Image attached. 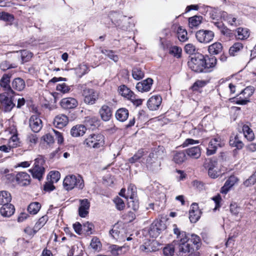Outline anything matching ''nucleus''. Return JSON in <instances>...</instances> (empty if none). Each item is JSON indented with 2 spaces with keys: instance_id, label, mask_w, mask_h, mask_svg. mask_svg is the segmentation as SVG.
<instances>
[{
  "instance_id": "obj_22",
  "label": "nucleus",
  "mask_w": 256,
  "mask_h": 256,
  "mask_svg": "<svg viewBox=\"0 0 256 256\" xmlns=\"http://www.w3.org/2000/svg\"><path fill=\"white\" fill-rule=\"evenodd\" d=\"M153 80L151 78L147 79L139 82L136 84V88L140 92H148L150 89L152 84Z\"/></svg>"
},
{
  "instance_id": "obj_53",
  "label": "nucleus",
  "mask_w": 256,
  "mask_h": 256,
  "mask_svg": "<svg viewBox=\"0 0 256 256\" xmlns=\"http://www.w3.org/2000/svg\"><path fill=\"white\" fill-rule=\"evenodd\" d=\"M94 226L92 223L87 222L82 224V232H86L87 235H90L92 234V230Z\"/></svg>"
},
{
  "instance_id": "obj_32",
  "label": "nucleus",
  "mask_w": 256,
  "mask_h": 256,
  "mask_svg": "<svg viewBox=\"0 0 256 256\" xmlns=\"http://www.w3.org/2000/svg\"><path fill=\"white\" fill-rule=\"evenodd\" d=\"M128 116V111L126 108H119L116 113V118L120 122L125 121Z\"/></svg>"
},
{
  "instance_id": "obj_51",
  "label": "nucleus",
  "mask_w": 256,
  "mask_h": 256,
  "mask_svg": "<svg viewBox=\"0 0 256 256\" xmlns=\"http://www.w3.org/2000/svg\"><path fill=\"white\" fill-rule=\"evenodd\" d=\"M101 52L113 60L114 62H116L118 60V57L117 55L114 54L112 50H102Z\"/></svg>"
},
{
  "instance_id": "obj_41",
  "label": "nucleus",
  "mask_w": 256,
  "mask_h": 256,
  "mask_svg": "<svg viewBox=\"0 0 256 256\" xmlns=\"http://www.w3.org/2000/svg\"><path fill=\"white\" fill-rule=\"evenodd\" d=\"M202 19V16H198L190 18L188 19L190 27L192 28L198 26L201 24Z\"/></svg>"
},
{
  "instance_id": "obj_34",
  "label": "nucleus",
  "mask_w": 256,
  "mask_h": 256,
  "mask_svg": "<svg viewBox=\"0 0 256 256\" xmlns=\"http://www.w3.org/2000/svg\"><path fill=\"white\" fill-rule=\"evenodd\" d=\"M186 159V152L184 151L176 152L174 154L173 160L177 164H182Z\"/></svg>"
},
{
  "instance_id": "obj_23",
  "label": "nucleus",
  "mask_w": 256,
  "mask_h": 256,
  "mask_svg": "<svg viewBox=\"0 0 256 256\" xmlns=\"http://www.w3.org/2000/svg\"><path fill=\"white\" fill-rule=\"evenodd\" d=\"M238 179L234 176H231L226 180L224 184L222 187L220 192L222 194H226L231 188L238 181Z\"/></svg>"
},
{
  "instance_id": "obj_9",
  "label": "nucleus",
  "mask_w": 256,
  "mask_h": 256,
  "mask_svg": "<svg viewBox=\"0 0 256 256\" xmlns=\"http://www.w3.org/2000/svg\"><path fill=\"white\" fill-rule=\"evenodd\" d=\"M13 74L12 71L4 73L0 80V86L5 91L4 93L10 95L16 94L15 92L11 88L12 85H10V80Z\"/></svg>"
},
{
  "instance_id": "obj_30",
  "label": "nucleus",
  "mask_w": 256,
  "mask_h": 256,
  "mask_svg": "<svg viewBox=\"0 0 256 256\" xmlns=\"http://www.w3.org/2000/svg\"><path fill=\"white\" fill-rule=\"evenodd\" d=\"M186 152L188 156L192 158H198L200 157L201 154L200 149L198 146L188 148L186 150Z\"/></svg>"
},
{
  "instance_id": "obj_5",
  "label": "nucleus",
  "mask_w": 256,
  "mask_h": 256,
  "mask_svg": "<svg viewBox=\"0 0 256 256\" xmlns=\"http://www.w3.org/2000/svg\"><path fill=\"white\" fill-rule=\"evenodd\" d=\"M64 188L67 190H70L74 187L82 190L84 187V180L80 175L76 176L74 175H70L66 176L64 180Z\"/></svg>"
},
{
  "instance_id": "obj_1",
  "label": "nucleus",
  "mask_w": 256,
  "mask_h": 256,
  "mask_svg": "<svg viewBox=\"0 0 256 256\" xmlns=\"http://www.w3.org/2000/svg\"><path fill=\"white\" fill-rule=\"evenodd\" d=\"M217 60L214 56H205L201 54L196 53L190 56L188 62V67L196 72H206L210 68L216 65Z\"/></svg>"
},
{
  "instance_id": "obj_6",
  "label": "nucleus",
  "mask_w": 256,
  "mask_h": 256,
  "mask_svg": "<svg viewBox=\"0 0 256 256\" xmlns=\"http://www.w3.org/2000/svg\"><path fill=\"white\" fill-rule=\"evenodd\" d=\"M8 94L2 93L0 94V110L4 112H10L16 106L14 103V96Z\"/></svg>"
},
{
  "instance_id": "obj_26",
  "label": "nucleus",
  "mask_w": 256,
  "mask_h": 256,
  "mask_svg": "<svg viewBox=\"0 0 256 256\" xmlns=\"http://www.w3.org/2000/svg\"><path fill=\"white\" fill-rule=\"evenodd\" d=\"M26 86L24 80L20 78H14L12 82V86L13 90L21 92L24 90Z\"/></svg>"
},
{
  "instance_id": "obj_42",
  "label": "nucleus",
  "mask_w": 256,
  "mask_h": 256,
  "mask_svg": "<svg viewBox=\"0 0 256 256\" xmlns=\"http://www.w3.org/2000/svg\"><path fill=\"white\" fill-rule=\"evenodd\" d=\"M176 244L174 240L172 244L164 248L163 249L164 254L166 256H172L174 252H176Z\"/></svg>"
},
{
  "instance_id": "obj_27",
  "label": "nucleus",
  "mask_w": 256,
  "mask_h": 256,
  "mask_svg": "<svg viewBox=\"0 0 256 256\" xmlns=\"http://www.w3.org/2000/svg\"><path fill=\"white\" fill-rule=\"evenodd\" d=\"M151 156H154L156 158H158V160L160 162L166 156L165 148L162 146H158L157 148H154L150 152Z\"/></svg>"
},
{
  "instance_id": "obj_24",
  "label": "nucleus",
  "mask_w": 256,
  "mask_h": 256,
  "mask_svg": "<svg viewBox=\"0 0 256 256\" xmlns=\"http://www.w3.org/2000/svg\"><path fill=\"white\" fill-rule=\"evenodd\" d=\"M14 212V206L10 203L4 204L0 209V213L4 217H10Z\"/></svg>"
},
{
  "instance_id": "obj_52",
  "label": "nucleus",
  "mask_w": 256,
  "mask_h": 256,
  "mask_svg": "<svg viewBox=\"0 0 256 256\" xmlns=\"http://www.w3.org/2000/svg\"><path fill=\"white\" fill-rule=\"evenodd\" d=\"M136 196V188L134 185L130 184L128 188V197L130 199H135Z\"/></svg>"
},
{
  "instance_id": "obj_59",
  "label": "nucleus",
  "mask_w": 256,
  "mask_h": 256,
  "mask_svg": "<svg viewBox=\"0 0 256 256\" xmlns=\"http://www.w3.org/2000/svg\"><path fill=\"white\" fill-rule=\"evenodd\" d=\"M0 67L2 70L6 71L10 68H16V66L14 64H10L8 61L4 60L2 62Z\"/></svg>"
},
{
  "instance_id": "obj_49",
  "label": "nucleus",
  "mask_w": 256,
  "mask_h": 256,
  "mask_svg": "<svg viewBox=\"0 0 256 256\" xmlns=\"http://www.w3.org/2000/svg\"><path fill=\"white\" fill-rule=\"evenodd\" d=\"M144 155V151L140 149L138 150L132 158H130L128 162L133 164L138 162Z\"/></svg>"
},
{
  "instance_id": "obj_16",
  "label": "nucleus",
  "mask_w": 256,
  "mask_h": 256,
  "mask_svg": "<svg viewBox=\"0 0 256 256\" xmlns=\"http://www.w3.org/2000/svg\"><path fill=\"white\" fill-rule=\"evenodd\" d=\"M162 101V98L160 96H152L147 102L148 107L151 110H156L158 108Z\"/></svg>"
},
{
  "instance_id": "obj_64",
  "label": "nucleus",
  "mask_w": 256,
  "mask_h": 256,
  "mask_svg": "<svg viewBox=\"0 0 256 256\" xmlns=\"http://www.w3.org/2000/svg\"><path fill=\"white\" fill-rule=\"evenodd\" d=\"M52 182H56L60 178V173L58 172H50L48 175Z\"/></svg>"
},
{
  "instance_id": "obj_31",
  "label": "nucleus",
  "mask_w": 256,
  "mask_h": 256,
  "mask_svg": "<svg viewBox=\"0 0 256 256\" xmlns=\"http://www.w3.org/2000/svg\"><path fill=\"white\" fill-rule=\"evenodd\" d=\"M187 234L188 236V242H190L191 245L194 248V250H198L200 245V238L194 234Z\"/></svg>"
},
{
  "instance_id": "obj_11",
  "label": "nucleus",
  "mask_w": 256,
  "mask_h": 256,
  "mask_svg": "<svg viewBox=\"0 0 256 256\" xmlns=\"http://www.w3.org/2000/svg\"><path fill=\"white\" fill-rule=\"evenodd\" d=\"M196 36L199 42L208 43L212 40L214 37V33L211 30H202L196 32Z\"/></svg>"
},
{
  "instance_id": "obj_43",
  "label": "nucleus",
  "mask_w": 256,
  "mask_h": 256,
  "mask_svg": "<svg viewBox=\"0 0 256 256\" xmlns=\"http://www.w3.org/2000/svg\"><path fill=\"white\" fill-rule=\"evenodd\" d=\"M82 250L78 246H72L68 253V256H82Z\"/></svg>"
},
{
  "instance_id": "obj_45",
  "label": "nucleus",
  "mask_w": 256,
  "mask_h": 256,
  "mask_svg": "<svg viewBox=\"0 0 256 256\" xmlns=\"http://www.w3.org/2000/svg\"><path fill=\"white\" fill-rule=\"evenodd\" d=\"M132 77L136 80H140L144 77V72L140 68H134L132 72Z\"/></svg>"
},
{
  "instance_id": "obj_3",
  "label": "nucleus",
  "mask_w": 256,
  "mask_h": 256,
  "mask_svg": "<svg viewBox=\"0 0 256 256\" xmlns=\"http://www.w3.org/2000/svg\"><path fill=\"white\" fill-rule=\"evenodd\" d=\"M108 17L116 26L124 30H128L130 27L129 18L116 12H110Z\"/></svg>"
},
{
  "instance_id": "obj_62",
  "label": "nucleus",
  "mask_w": 256,
  "mask_h": 256,
  "mask_svg": "<svg viewBox=\"0 0 256 256\" xmlns=\"http://www.w3.org/2000/svg\"><path fill=\"white\" fill-rule=\"evenodd\" d=\"M90 246L94 250L100 249L101 246V244L98 238L96 237L93 238L90 244Z\"/></svg>"
},
{
  "instance_id": "obj_7",
  "label": "nucleus",
  "mask_w": 256,
  "mask_h": 256,
  "mask_svg": "<svg viewBox=\"0 0 256 256\" xmlns=\"http://www.w3.org/2000/svg\"><path fill=\"white\" fill-rule=\"evenodd\" d=\"M84 144L90 148H100L104 144V136L100 134H90L84 140Z\"/></svg>"
},
{
  "instance_id": "obj_57",
  "label": "nucleus",
  "mask_w": 256,
  "mask_h": 256,
  "mask_svg": "<svg viewBox=\"0 0 256 256\" xmlns=\"http://www.w3.org/2000/svg\"><path fill=\"white\" fill-rule=\"evenodd\" d=\"M216 161L209 160H206L204 162V166L206 170L209 171V170H212L214 168L216 167Z\"/></svg>"
},
{
  "instance_id": "obj_40",
  "label": "nucleus",
  "mask_w": 256,
  "mask_h": 256,
  "mask_svg": "<svg viewBox=\"0 0 256 256\" xmlns=\"http://www.w3.org/2000/svg\"><path fill=\"white\" fill-rule=\"evenodd\" d=\"M237 35L236 37L238 39L244 40L250 36L249 31L246 28H239L236 30Z\"/></svg>"
},
{
  "instance_id": "obj_29",
  "label": "nucleus",
  "mask_w": 256,
  "mask_h": 256,
  "mask_svg": "<svg viewBox=\"0 0 256 256\" xmlns=\"http://www.w3.org/2000/svg\"><path fill=\"white\" fill-rule=\"evenodd\" d=\"M230 144L232 146L236 148L238 150L242 149L244 146V144L240 140L238 134H233L230 136Z\"/></svg>"
},
{
  "instance_id": "obj_35",
  "label": "nucleus",
  "mask_w": 256,
  "mask_h": 256,
  "mask_svg": "<svg viewBox=\"0 0 256 256\" xmlns=\"http://www.w3.org/2000/svg\"><path fill=\"white\" fill-rule=\"evenodd\" d=\"M16 52L20 53L22 64H24L25 62L30 61L33 56V54L32 52L26 50L16 51Z\"/></svg>"
},
{
  "instance_id": "obj_4",
  "label": "nucleus",
  "mask_w": 256,
  "mask_h": 256,
  "mask_svg": "<svg viewBox=\"0 0 256 256\" xmlns=\"http://www.w3.org/2000/svg\"><path fill=\"white\" fill-rule=\"evenodd\" d=\"M82 94L84 102L88 105H93L99 98V92L92 88H86L85 85H80Z\"/></svg>"
},
{
  "instance_id": "obj_39",
  "label": "nucleus",
  "mask_w": 256,
  "mask_h": 256,
  "mask_svg": "<svg viewBox=\"0 0 256 256\" xmlns=\"http://www.w3.org/2000/svg\"><path fill=\"white\" fill-rule=\"evenodd\" d=\"M40 208L41 205L39 202H32L28 207V211L30 214H35L40 210Z\"/></svg>"
},
{
  "instance_id": "obj_48",
  "label": "nucleus",
  "mask_w": 256,
  "mask_h": 256,
  "mask_svg": "<svg viewBox=\"0 0 256 256\" xmlns=\"http://www.w3.org/2000/svg\"><path fill=\"white\" fill-rule=\"evenodd\" d=\"M223 16L225 18L224 20L227 21L228 24L231 26H236L238 24H240V22L236 20V18L232 17L231 15L224 14Z\"/></svg>"
},
{
  "instance_id": "obj_15",
  "label": "nucleus",
  "mask_w": 256,
  "mask_h": 256,
  "mask_svg": "<svg viewBox=\"0 0 256 256\" xmlns=\"http://www.w3.org/2000/svg\"><path fill=\"white\" fill-rule=\"evenodd\" d=\"M146 165L150 170L156 171L160 169L161 162L160 160H158V158L156 159L154 156H151L150 153L146 160Z\"/></svg>"
},
{
  "instance_id": "obj_18",
  "label": "nucleus",
  "mask_w": 256,
  "mask_h": 256,
  "mask_svg": "<svg viewBox=\"0 0 256 256\" xmlns=\"http://www.w3.org/2000/svg\"><path fill=\"white\" fill-rule=\"evenodd\" d=\"M16 180L21 186L28 185L30 182V176L24 172H20L16 176Z\"/></svg>"
},
{
  "instance_id": "obj_46",
  "label": "nucleus",
  "mask_w": 256,
  "mask_h": 256,
  "mask_svg": "<svg viewBox=\"0 0 256 256\" xmlns=\"http://www.w3.org/2000/svg\"><path fill=\"white\" fill-rule=\"evenodd\" d=\"M243 48V45L240 42L234 44L230 48L229 53L231 56H234L236 54Z\"/></svg>"
},
{
  "instance_id": "obj_17",
  "label": "nucleus",
  "mask_w": 256,
  "mask_h": 256,
  "mask_svg": "<svg viewBox=\"0 0 256 256\" xmlns=\"http://www.w3.org/2000/svg\"><path fill=\"white\" fill-rule=\"evenodd\" d=\"M80 206L78 208V214L82 218H85L88 214L90 202L86 198L80 200Z\"/></svg>"
},
{
  "instance_id": "obj_37",
  "label": "nucleus",
  "mask_w": 256,
  "mask_h": 256,
  "mask_svg": "<svg viewBox=\"0 0 256 256\" xmlns=\"http://www.w3.org/2000/svg\"><path fill=\"white\" fill-rule=\"evenodd\" d=\"M242 131L245 138L249 141H252L254 138V134L251 128L247 125H244Z\"/></svg>"
},
{
  "instance_id": "obj_36",
  "label": "nucleus",
  "mask_w": 256,
  "mask_h": 256,
  "mask_svg": "<svg viewBox=\"0 0 256 256\" xmlns=\"http://www.w3.org/2000/svg\"><path fill=\"white\" fill-rule=\"evenodd\" d=\"M12 197L10 193L6 191L0 192V204L4 206L10 202Z\"/></svg>"
},
{
  "instance_id": "obj_25",
  "label": "nucleus",
  "mask_w": 256,
  "mask_h": 256,
  "mask_svg": "<svg viewBox=\"0 0 256 256\" xmlns=\"http://www.w3.org/2000/svg\"><path fill=\"white\" fill-rule=\"evenodd\" d=\"M99 114L102 119L104 121H108L112 116L111 108L107 105H103L100 109Z\"/></svg>"
},
{
  "instance_id": "obj_14",
  "label": "nucleus",
  "mask_w": 256,
  "mask_h": 256,
  "mask_svg": "<svg viewBox=\"0 0 256 256\" xmlns=\"http://www.w3.org/2000/svg\"><path fill=\"white\" fill-rule=\"evenodd\" d=\"M201 212L196 203H193L189 212V218L191 222H196L200 217Z\"/></svg>"
},
{
  "instance_id": "obj_21",
  "label": "nucleus",
  "mask_w": 256,
  "mask_h": 256,
  "mask_svg": "<svg viewBox=\"0 0 256 256\" xmlns=\"http://www.w3.org/2000/svg\"><path fill=\"white\" fill-rule=\"evenodd\" d=\"M254 92V89L252 87L248 86L245 88L240 94H242L244 96V99L237 100L236 101V104H246L248 102H249L247 98L250 97Z\"/></svg>"
},
{
  "instance_id": "obj_8",
  "label": "nucleus",
  "mask_w": 256,
  "mask_h": 256,
  "mask_svg": "<svg viewBox=\"0 0 256 256\" xmlns=\"http://www.w3.org/2000/svg\"><path fill=\"white\" fill-rule=\"evenodd\" d=\"M45 161L42 157L38 158L34 160V168L29 170L32 177L40 180L44 174L45 169L44 167Z\"/></svg>"
},
{
  "instance_id": "obj_56",
  "label": "nucleus",
  "mask_w": 256,
  "mask_h": 256,
  "mask_svg": "<svg viewBox=\"0 0 256 256\" xmlns=\"http://www.w3.org/2000/svg\"><path fill=\"white\" fill-rule=\"evenodd\" d=\"M116 208L118 210H122L125 208V204L124 200L119 197H116L114 200Z\"/></svg>"
},
{
  "instance_id": "obj_2",
  "label": "nucleus",
  "mask_w": 256,
  "mask_h": 256,
  "mask_svg": "<svg viewBox=\"0 0 256 256\" xmlns=\"http://www.w3.org/2000/svg\"><path fill=\"white\" fill-rule=\"evenodd\" d=\"M174 234L177 236V240H174L176 252L179 256H184L187 253L192 254L194 250L190 242H188V236L185 232H181L179 228L174 229Z\"/></svg>"
},
{
  "instance_id": "obj_55",
  "label": "nucleus",
  "mask_w": 256,
  "mask_h": 256,
  "mask_svg": "<svg viewBox=\"0 0 256 256\" xmlns=\"http://www.w3.org/2000/svg\"><path fill=\"white\" fill-rule=\"evenodd\" d=\"M178 37L180 42L186 41L188 39L186 31L181 28H178Z\"/></svg>"
},
{
  "instance_id": "obj_60",
  "label": "nucleus",
  "mask_w": 256,
  "mask_h": 256,
  "mask_svg": "<svg viewBox=\"0 0 256 256\" xmlns=\"http://www.w3.org/2000/svg\"><path fill=\"white\" fill-rule=\"evenodd\" d=\"M184 50L186 53L191 54V56L196 54L195 53L196 51V48L195 46L192 44H186L184 46Z\"/></svg>"
},
{
  "instance_id": "obj_44",
  "label": "nucleus",
  "mask_w": 256,
  "mask_h": 256,
  "mask_svg": "<svg viewBox=\"0 0 256 256\" xmlns=\"http://www.w3.org/2000/svg\"><path fill=\"white\" fill-rule=\"evenodd\" d=\"M88 68L85 64H80L76 68V72L79 77H82L83 75L88 72Z\"/></svg>"
},
{
  "instance_id": "obj_20",
  "label": "nucleus",
  "mask_w": 256,
  "mask_h": 256,
  "mask_svg": "<svg viewBox=\"0 0 256 256\" xmlns=\"http://www.w3.org/2000/svg\"><path fill=\"white\" fill-rule=\"evenodd\" d=\"M78 105L77 100L72 98H62L60 101L61 106L64 109H72L76 108Z\"/></svg>"
},
{
  "instance_id": "obj_13",
  "label": "nucleus",
  "mask_w": 256,
  "mask_h": 256,
  "mask_svg": "<svg viewBox=\"0 0 256 256\" xmlns=\"http://www.w3.org/2000/svg\"><path fill=\"white\" fill-rule=\"evenodd\" d=\"M29 126L34 132H38L42 128V121L38 115H32L29 120Z\"/></svg>"
},
{
  "instance_id": "obj_19",
  "label": "nucleus",
  "mask_w": 256,
  "mask_h": 256,
  "mask_svg": "<svg viewBox=\"0 0 256 256\" xmlns=\"http://www.w3.org/2000/svg\"><path fill=\"white\" fill-rule=\"evenodd\" d=\"M68 118L66 116L60 114L56 116L54 120V124L58 128H62L68 124Z\"/></svg>"
},
{
  "instance_id": "obj_61",
  "label": "nucleus",
  "mask_w": 256,
  "mask_h": 256,
  "mask_svg": "<svg viewBox=\"0 0 256 256\" xmlns=\"http://www.w3.org/2000/svg\"><path fill=\"white\" fill-rule=\"evenodd\" d=\"M26 140L30 146H32L37 142L38 137L36 134H29L26 136Z\"/></svg>"
},
{
  "instance_id": "obj_47",
  "label": "nucleus",
  "mask_w": 256,
  "mask_h": 256,
  "mask_svg": "<svg viewBox=\"0 0 256 256\" xmlns=\"http://www.w3.org/2000/svg\"><path fill=\"white\" fill-rule=\"evenodd\" d=\"M182 50L178 46H172L170 48L169 53L176 58L181 57Z\"/></svg>"
},
{
  "instance_id": "obj_63",
  "label": "nucleus",
  "mask_w": 256,
  "mask_h": 256,
  "mask_svg": "<svg viewBox=\"0 0 256 256\" xmlns=\"http://www.w3.org/2000/svg\"><path fill=\"white\" fill-rule=\"evenodd\" d=\"M256 182V174H252L248 179L245 180L244 184L245 186H250L255 184Z\"/></svg>"
},
{
  "instance_id": "obj_50",
  "label": "nucleus",
  "mask_w": 256,
  "mask_h": 256,
  "mask_svg": "<svg viewBox=\"0 0 256 256\" xmlns=\"http://www.w3.org/2000/svg\"><path fill=\"white\" fill-rule=\"evenodd\" d=\"M206 84V82L204 80H196L191 86V89L194 92H198L200 88H203Z\"/></svg>"
},
{
  "instance_id": "obj_54",
  "label": "nucleus",
  "mask_w": 256,
  "mask_h": 256,
  "mask_svg": "<svg viewBox=\"0 0 256 256\" xmlns=\"http://www.w3.org/2000/svg\"><path fill=\"white\" fill-rule=\"evenodd\" d=\"M110 250L114 256H118L122 254V248L117 245H112L109 247Z\"/></svg>"
},
{
  "instance_id": "obj_28",
  "label": "nucleus",
  "mask_w": 256,
  "mask_h": 256,
  "mask_svg": "<svg viewBox=\"0 0 256 256\" xmlns=\"http://www.w3.org/2000/svg\"><path fill=\"white\" fill-rule=\"evenodd\" d=\"M86 128L82 124L73 126L70 130V134L74 137L82 136L86 132Z\"/></svg>"
},
{
  "instance_id": "obj_38",
  "label": "nucleus",
  "mask_w": 256,
  "mask_h": 256,
  "mask_svg": "<svg viewBox=\"0 0 256 256\" xmlns=\"http://www.w3.org/2000/svg\"><path fill=\"white\" fill-rule=\"evenodd\" d=\"M120 94L122 96L130 100V98H133V96L134 95V92L124 85L120 86Z\"/></svg>"
},
{
  "instance_id": "obj_58",
  "label": "nucleus",
  "mask_w": 256,
  "mask_h": 256,
  "mask_svg": "<svg viewBox=\"0 0 256 256\" xmlns=\"http://www.w3.org/2000/svg\"><path fill=\"white\" fill-rule=\"evenodd\" d=\"M0 16L1 20L4 21L12 22L14 20V16L8 12H1Z\"/></svg>"
},
{
  "instance_id": "obj_10",
  "label": "nucleus",
  "mask_w": 256,
  "mask_h": 256,
  "mask_svg": "<svg viewBox=\"0 0 256 256\" xmlns=\"http://www.w3.org/2000/svg\"><path fill=\"white\" fill-rule=\"evenodd\" d=\"M166 228V226L162 220H156L151 224L148 232L152 237H156Z\"/></svg>"
},
{
  "instance_id": "obj_33",
  "label": "nucleus",
  "mask_w": 256,
  "mask_h": 256,
  "mask_svg": "<svg viewBox=\"0 0 256 256\" xmlns=\"http://www.w3.org/2000/svg\"><path fill=\"white\" fill-rule=\"evenodd\" d=\"M222 50V46L221 43L216 42L208 46V50L211 54H218Z\"/></svg>"
},
{
  "instance_id": "obj_12",
  "label": "nucleus",
  "mask_w": 256,
  "mask_h": 256,
  "mask_svg": "<svg viewBox=\"0 0 256 256\" xmlns=\"http://www.w3.org/2000/svg\"><path fill=\"white\" fill-rule=\"evenodd\" d=\"M224 145V142L221 138L217 136L210 140L208 144V146L207 148L206 154L208 156H210L214 154L217 150L218 146L222 147Z\"/></svg>"
}]
</instances>
